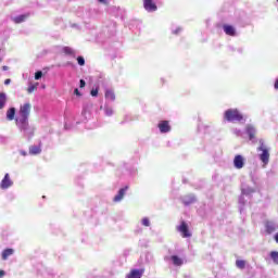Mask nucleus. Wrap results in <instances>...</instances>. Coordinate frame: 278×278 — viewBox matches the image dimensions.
I'll use <instances>...</instances> for the list:
<instances>
[{"instance_id":"nucleus-4","label":"nucleus","mask_w":278,"mask_h":278,"mask_svg":"<svg viewBox=\"0 0 278 278\" xmlns=\"http://www.w3.org/2000/svg\"><path fill=\"white\" fill-rule=\"evenodd\" d=\"M177 231L181 233L182 238H190V236H192L186 222H181L180 225L177 226Z\"/></svg>"},{"instance_id":"nucleus-15","label":"nucleus","mask_w":278,"mask_h":278,"mask_svg":"<svg viewBox=\"0 0 278 278\" xmlns=\"http://www.w3.org/2000/svg\"><path fill=\"white\" fill-rule=\"evenodd\" d=\"M10 255H14V249H5L2 252V260L5 261L10 257Z\"/></svg>"},{"instance_id":"nucleus-6","label":"nucleus","mask_w":278,"mask_h":278,"mask_svg":"<svg viewBox=\"0 0 278 278\" xmlns=\"http://www.w3.org/2000/svg\"><path fill=\"white\" fill-rule=\"evenodd\" d=\"M244 164H245L244 156H242L240 154L235 155V159H233L235 168L240 170V169L244 168Z\"/></svg>"},{"instance_id":"nucleus-8","label":"nucleus","mask_w":278,"mask_h":278,"mask_svg":"<svg viewBox=\"0 0 278 278\" xmlns=\"http://www.w3.org/2000/svg\"><path fill=\"white\" fill-rule=\"evenodd\" d=\"M161 134H168L170 131V122L168 121H161L157 125Z\"/></svg>"},{"instance_id":"nucleus-17","label":"nucleus","mask_w":278,"mask_h":278,"mask_svg":"<svg viewBox=\"0 0 278 278\" xmlns=\"http://www.w3.org/2000/svg\"><path fill=\"white\" fill-rule=\"evenodd\" d=\"M247 134H248L250 140H253L255 138V128L253 126H248Z\"/></svg>"},{"instance_id":"nucleus-18","label":"nucleus","mask_w":278,"mask_h":278,"mask_svg":"<svg viewBox=\"0 0 278 278\" xmlns=\"http://www.w3.org/2000/svg\"><path fill=\"white\" fill-rule=\"evenodd\" d=\"M42 150L38 146H31L29 148L30 155H38Z\"/></svg>"},{"instance_id":"nucleus-28","label":"nucleus","mask_w":278,"mask_h":278,"mask_svg":"<svg viewBox=\"0 0 278 278\" xmlns=\"http://www.w3.org/2000/svg\"><path fill=\"white\" fill-rule=\"evenodd\" d=\"M42 77V72L38 71L36 74H35V79L38 80V79H41Z\"/></svg>"},{"instance_id":"nucleus-10","label":"nucleus","mask_w":278,"mask_h":278,"mask_svg":"<svg viewBox=\"0 0 278 278\" xmlns=\"http://www.w3.org/2000/svg\"><path fill=\"white\" fill-rule=\"evenodd\" d=\"M142 275H144V269H131L126 278H142Z\"/></svg>"},{"instance_id":"nucleus-13","label":"nucleus","mask_w":278,"mask_h":278,"mask_svg":"<svg viewBox=\"0 0 278 278\" xmlns=\"http://www.w3.org/2000/svg\"><path fill=\"white\" fill-rule=\"evenodd\" d=\"M14 116H16V109L15 108H10L8 111H7V118L9 121H14Z\"/></svg>"},{"instance_id":"nucleus-37","label":"nucleus","mask_w":278,"mask_h":278,"mask_svg":"<svg viewBox=\"0 0 278 278\" xmlns=\"http://www.w3.org/2000/svg\"><path fill=\"white\" fill-rule=\"evenodd\" d=\"M2 71H8V66H2Z\"/></svg>"},{"instance_id":"nucleus-7","label":"nucleus","mask_w":278,"mask_h":278,"mask_svg":"<svg viewBox=\"0 0 278 278\" xmlns=\"http://www.w3.org/2000/svg\"><path fill=\"white\" fill-rule=\"evenodd\" d=\"M143 8L147 10V12L157 11V4H155L153 0H143Z\"/></svg>"},{"instance_id":"nucleus-27","label":"nucleus","mask_w":278,"mask_h":278,"mask_svg":"<svg viewBox=\"0 0 278 278\" xmlns=\"http://www.w3.org/2000/svg\"><path fill=\"white\" fill-rule=\"evenodd\" d=\"M90 94H91V97H98L99 96V88L91 89Z\"/></svg>"},{"instance_id":"nucleus-35","label":"nucleus","mask_w":278,"mask_h":278,"mask_svg":"<svg viewBox=\"0 0 278 278\" xmlns=\"http://www.w3.org/2000/svg\"><path fill=\"white\" fill-rule=\"evenodd\" d=\"M275 241L278 243V232L275 235Z\"/></svg>"},{"instance_id":"nucleus-24","label":"nucleus","mask_w":278,"mask_h":278,"mask_svg":"<svg viewBox=\"0 0 278 278\" xmlns=\"http://www.w3.org/2000/svg\"><path fill=\"white\" fill-rule=\"evenodd\" d=\"M35 90H38V85H30L28 88H27V92L29 94H31V92H34Z\"/></svg>"},{"instance_id":"nucleus-16","label":"nucleus","mask_w":278,"mask_h":278,"mask_svg":"<svg viewBox=\"0 0 278 278\" xmlns=\"http://www.w3.org/2000/svg\"><path fill=\"white\" fill-rule=\"evenodd\" d=\"M275 224L270 223V222H267L265 224V230H266V233H274L275 231Z\"/></svg>"},{"instance_id":"nucleus-36","label":"nucleus","mask_w":278,"mask_h":278,"mask_svg":"<svg viewBox=\"0 0 278 278\" xmlns=\"http://www.w3.org/2000/svg\"><path fill=\"white\" fill-rule=\"evenodd\" d=\"M10 81H11L10 79H5L4 80L5 86H8V84H10Z\"/></svg>"},{"instance_id":"nucleus-30","label":"nucleus","mask_w":278,"mask_h":278,"mask_svg":"<svg viewBox=\"0 0 278 278\" xmlns=\"http://www.w3.org/2000/svg\"><path fill=\"white\" fill-rule=\"evenodd\" d=\"M80 88H86V80L85 79H80Z\"/></svg>"},{"instance_id":"nucleus-29","label":"nucleus","mask_w":278,"mask_h":278,"mask_svg":"<svg viewBox=\"0 0 278 278\" xmlns=\"http://www.w3.org/2000/svg\"><path fill=\"white\" fill-rule=\"evenodd\" d=\"M112 114H114V111L112 109H105L106 116H112Z\"/></svg>"},{"instance_id":"nucleus-11","label":"nucleus","mask_w":278,"mask_h":278,"mask_svg":"<svg viewBox=\"0 0 278 278\" xmlns=\"http://www.w3.org/2000/svg\"><path fill=\"white\" fill-rule=\"evenodd\" d=\"M223 29L226 36H236V28L233 26L225 24Z\"/></svg>"},{"instance_id":"nucleus-1","label":"nucleus","mask_w":278,"mask_h":278,"mask_svg":"<svg viewBox=\"0 0 278 278\" xmlns=\"http://www.w3.org/2000/svg\"><path fill=\"white\" fill-rule=\"evenodd\" d=\"M31 114V103L26 102L20 106L18 116L15 118V123L21 131H27L29 129V115Z\"/></svg>"},{"instance_id":"nucleus-19","label":"nucleus","mask_w":278,"mask_h":278,"mask_svg":"<svg viewBox=\"0 0 278 278\" xmlns=\"http://www.w3.org/2000/svg\"><path fill=\"white\" fill-rule=\"evenodd\" d=\"M105 99H110V101H115L116 94L112 90H106L105 91Z\"/></svg>"},{"instance_id":"nucleus-22","label":"nucleus","mask_w":278,"mask_h":278,"mask_svg":"<svg viewBox=\"0 0 278 278\" xmlns=\"http://www.w3.org/2000/svg\"><path fill=\"white\" fill-rule=\"evenodd\" d=\"M63 52L65 55H73V58H75V50H73L71 47L63 48Z\"/></svg>"},{"instance_id":"nucleus-5","label":"nucleus","mask_w":278,"mask_h":278,"mask_svg":"<svg viewBox=\"0 0 278 278\" xmlns=\"http://www.w3.org/2000/svg\"><path fill=\"white\" fill-rule=\"evenodd\" d=\"M14 186V182L10 178V174H5L4 178L0 182L1 190H8V188H12Z\"/></svg>"},{"instance_id":"nucleus-12","label":"nucleus","mask_w":278,"mask_h":278,"mask_svg":"<svg viewBox=\"0 0 278 278\" xmlns=\"http://www.w3.org/2000/svg\"><path fill=\"white\" fill-rule=\"evenodd\" d=\"M29 18V13L13 17V22L16 24L25 23Z\"/></svg>"},{"instance_id":"nucleus-26","label":"nucleus","mask_w":278,"mask_h":278,"mask_svg":"<svg viewBox=\"0 0 278 278\" xmlns=\"http://www.w3.org/2000/svg\"><path fill=\"white\" fill-rule=\"evenodd\" d=\"M77 62H78L79 66H84L86 64V60L84 59V56H78Z\"/></svg>"},{"instance_id":"nucleus-21","label":"nucleus","mask_w":278,"mask_h":278,"mask_svg":"<svg viewBox=\"0 0 278 278\" xmlns=\"http://www.w3.org/2000/svg\"><path fill=\"white\" fill-rule=\"evenodd\" d=\"M236 266H237V268H240L242 270L247 267V261L237 260L236 261Z\"/></svg>"},{"instance_id":"nucleus-14","label":"nucleus","mask_w":278,"mask_h":278,"mask_svg":"<svg viewBox=\"0 0 278 278\" xmlns=\"http://www.w3.org/2000/svg\"><path fill=\"white\" fill-rule=\"evenodd\" d=\"M5 103H8V97L4 92H0V110H3V108H5Z\"/></svg>"},{"instance_id":"nucleus-9","label":"nucleus","mask_w":278,"mask_h":278,"mask_svg":"<svg viewBox=\"0 0 278 278\" xmlns=\"http://www.w3.org/2000/svg\"><path fill=\"white\" fill-rule=\"evenodd\" d=\"M127 190H129L128 186L119 189L118 193L113 199L114 203H119V201L125 198V193L127 192Z\"/></svg>"},{"instance_id":"nucleus-20","label":"nucleus","mask_w":278,"mask_h":278,"mask_svg":"<svg viewBox=\"0 0 278 278\" xmlns=\"http://www.w3.org/2000/svg\"><path fill=\"white\" fill-rule=\"evenodd\" d=\"M172 262L174 266H181V264H184V261H181V258H179L177 255L172 256Z\"/></svg>"},{"instance_id":"nucleus-2","label":"nucleus","mask_w":278,"mask_h":278,"mask_svg":"<svg viewBox=\"0 0 278 278\" xmlns=\"http://www.w3.org/2000/svg\"><path fill=\"white\" fill-rule=\"evenodd\" d=\"M224 118L228 123H240V121H243L244 116L238 109H229L225 111Z\"/></svg>"},{"instance_id":"nucleus-23","label":"nucleus","mask_w":278,"mask_h":278,"mask_svg":"<svg viewBox=\"0 0 278 278\" xmlns=\"http://www.w3.org/2000/svg\"><path fill=\"white\" fill-rule=\"evenodd\" d=\"M269 255H270V258L273 260V262L278 264V252L271 251Z\"/></svg>"},{"instance_id":"nucleus-3","label":"nucleus","mask_w":278,"mask_h":278,"mask_svg":"<svg viewBox=\"0 0 278 278\" xmlns=\"http://www.w3.org/2000/svg\"><path fill=\"white\" fill-rule=\"evenodd\" d=\"M257 151H262L260 154L261 162H263V164H268L270 160V152L268 151L266 143H264V140H260V147L257 148Z\"/></svg>"},{"instance_id":"nucleus-33","label":"nucleus","mask_w":278,"mask_h":278,"mask_svg":"<svg viewBox=\"0 0 278 278\" xmlns=\"http://www.w3.org/2000/svg\"><path fill=\"white\" fill-rule=\"evenodd\" d=\"M5 277V271L3 269H0V278Z\"/></svg>"},{"instance_id":"nucleus-32","label":"nucleus","mask_w":278,"mask_h":278,"mask_svg":"<svg viewBox=\"0 0 278 278\" xmlns=\"http://www.w3.org/2000/svg\"><path fill=\"white\" fill-rule=\"evenodd\" d=\"M274 88H275V90H278V78L276 79V81L274 84Z\"/></svg>"},{"instance_id":"nucleus-25","label":"nucleus","mask_w":278,"mask_h":278,"mask_svg":"<svg viewBox=\"0 0 278 278\" xmlns=\"http://www.w3.org/2000/svg\"><path fill=\"white\" fill-rule=\"evenodd\" d=\"M143 227H149L151 225V222L149 220V217H144L142 220H141Z\"/></svg>"},{"instance_id":"nucleus-34","label":"nucleus","mask_w":278,"mask_h":278,"mask_svg":"<svg viewBox=\"0 0 278 278\" xmlns=\"http://www.w3.org/2000/svg\"><path fill=\"white\" fill-rule=\"evenodd\" d=\"M99 3H104V5H108V0H98Z\"/></svg>"},{"instance_id":"nucleus-31","label":"nucleus","mask_w":278,"mask_h":278,"mask_svg":"<svg viewBox=\"0 0 278 278\" xmlns=\"http://www.w3.org/2000/svg\"><path fill=\"white\" fill-rule=\"evenodd\" d=\"M74 94H76L77 97H81V93L79 92V89H77V88L74 90Z\"/></svg>"}]
</instances>
